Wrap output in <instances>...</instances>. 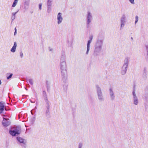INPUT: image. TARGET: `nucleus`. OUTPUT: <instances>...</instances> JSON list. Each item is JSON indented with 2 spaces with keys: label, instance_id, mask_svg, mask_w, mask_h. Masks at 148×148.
<instances>
[{
  "label": "nucleus",
  "instance_id": "nucleus-1",
  "mask_svg": "<svg viewBox=\"0 0 148 148\" xmlns=\"http://www.w3.org/2000/svg\"><path fill=\"white\" fill-rule=\"evenodd\" d=\"M62 79L63 82L66 81L67 79V64L66 62V57L64 54L61 56L59 65Z\"/></svg>",
  "mask_w": 148,
  "mask_h": 148
},
{
  "label": "nucleus",
  "instance_id": "nucleus-2",
  "mask_svg": "<svg viewBox=\"0 0 148 148\" xmlns=\"http://www.w3.org/2000/svg\"><path fill=\"white\" fill-rule=\"evenodd\" d=\"M103 40L98 38L94 46V55H97L101 51L103 44Z\"/></svg>",
  "mask_w": 148,
  "mask_h": 148
},
{
  "label": "nucleus",
  "instance_id": "nucleus-3",
  "mask_svg": "<svg viewBox=\"0 0 148 148\" xmlns=\"http://www.w3.org/2000/svg\"><path fill=\"white\" fill-rule=\"evenodd\" d=\"M95 87L97 95L99 101L100 102L104 101V99L101 88L98 85H96Z\"/></svg>",
  "mask_w": 148,
  "mask_h": 148
},
{
  "label": "nucleus",
  "instance_id": "nucleus-4",
  "mask_svg": "<svg viewBox=\"0 0 148 148\" xmlns=\"http://www.w3.org/2000/svg\"><path fill=\"white\" fill-rule=\"evenodd\" d=\"M9 133L12 136H15L20 134L21 132V128L20 127H14L10 130Z\"/></svg>",
  "mask_w": 148,
  "mask_h": 148
},
{
  "label": "nucleus",
  "instance_id": "nucleus-5",
  "mask_svg": "<svg viewBox=\"0 0 148 148\" xmlns=\"http://www.w3.org/2000/svg\"><path fill=\"white\" fill-rule=\"evenodd\" d=\"M132 95L133 96V103L134 105H137L139 103L138 97L136 93V90L135 89H134L132 92Z\"/></svg>",
  "mask_w": 148,
  "mask_h": 148
},
{
  "label": "nucleus",
  "instance_id": "nucleus-6",
  "mask_svg": "<svg viewBox=\"0 0 148 148\" xmlns=\"http://www.w3.org/2000/svg\"><path fill=\"white\" fill-rule=\"evenodd\" d=\"M92 19V13L89 11L87 12L86 25L87 27H88L90 23L91 22Z\"/></svg>",
  "mask_w": 148,
  "mask_h": 148
},
{
  "label": "nucleus",
  "instance_id": "nucleus-7",
  "mask_svg": "<svg viewBox=\"0 0 148 148\" xmlns=\"http://www.w3.org/2000/svg\"><path fill=\"white\" fill-rule=\"evenodd\" d=\"M93 36L92 35H90L89 37V40L88 41L87 44V51L86 54L87 55L88 54L90 48V44L92 41L93 39Z\"/></svg>",
  "mask_w": 148,
  "mask_h": 148
},
{
  "label": "nucleus",
  "instance_id": "nucleus-8",
  "mask_svg": "<svg viewBox=\"0 0 148 148\" xmlns=\"http://www.w3.org/2000/svg\"><path fill=\"white\" fill-rule=\"evenodd\" d=\"M109 94L110 96V99L111 100L114 99L115 96L113 89L110 88L109 90Z\"/></svg>",
  "mask_w": 148,
  "mask_h": 148
},
{
  "label": "nucleus",
  "instance_id": "nucleus-9",
  "mask_svg": "<svg viewBox=\"0 0 148 148\" xmlns=\"http://www.w3.org/2000/svg\"><path fill=\"white\" fill-rule=\"evenodd\" d=\"M62 14L60 12L58 13L57 16V23L58 24H61L63 21V18L62 16Z\"/></svg>",
  "mask_w": 148,
  "mask_h": 148
},
{
  "label": "nucleus",
  "instance_id": "nucleus-10",
  "mask_svg": "<svg viewBox=\"0 0 148 148\" xmlns=\"http://www.w3.org/2000/svg\"><path fill=\"white\" fill-rule=\"evenodd\" d=\"M3 120L2 122L3 125L5 127H7L10 124V122L9 119H6L4 118H3Z\"/></svg>",
  "mask_w": 148,
  "mask_h": 148
},
{
  "label": "nucleus",
  "instance_id": "nucleus-11",
  "mask_svg": "<svg viewBox=\"0 0 148 148\" xmlns=\"http://www.w3.org/2000/svg\"><path fill=\"white\" fill-rule=\"evenodd\" d=\"M128 66L123 65L122 67L121 73L123 75H124L126 73Z\"/></svg>",
  "mask_w": 148,
  "mask_h": 148
},
{
  "label": "nucleus",
  "instance_id": "nucleus-12",
  "mask_svg": "<svg viewBox=\"0 0 148 148\" xmlns=\"http://www.w3.org/2000/svg\"><path fill=\"white\" fill-rule=\"evenodd\" d=\"M5 103L3 101L0 102V114H1L4 110V108L5 107L4 106Z\"/></svg>",
  "mask_w": 148,
  "mask_h": 148
},
{
  "label": "nucleus",
  "instance_id": "nucleus-13",
  "mask_svg": "<svg viewBox=\"0 0 148 148\" xmlns=\"http://www.w3.org/2000/svg\"><path fill=\"white\" fill-rule=\"evenodd\" d=\"M17 45L16 42H14V45L10 49V51L12 53H14L15 52L16 49V47H17Z\"/></svg>",
  "mask_w": 148,
  "mask_h": 148
},
{
  "label": "nucleus",
  "instance_id": "nucleus-14",
  "mask_svg": "<svg viewBox=\"0 0 148 148\" xmlns=\"http://www.w3.org/2000/svg\"><path fill=\"white\" fill-rule=\"evenodd\" d=\"M129 62V58L127 57H126L124 60V64L123 65L128 66Z\"/></svg>",
  "mask_w": 148,
  "mask_h": 148
},
{
  "label": "nucleus",
  "instance_id": "nucleus-15",
  "mask_svg": "<svg viewBox=\"0 0 148 148\" xmlns=\"http://www.w3.org/2000/svg\"><path fill=\"white\" fill-rule=\"evenodd\" d=\"M43 95L44 96V99L45 100L46 103H48L49 102V101L47 99V95L46 92L45 91H44L43 92Z\"/></svg>",
  "mask_w": 148,
  "mask_h": 148
},
{
  "label": "nucleus",
  "instance_id": "nucleus-16",
  "mask_svg": "<svg viewBox=\"0 0 148 148\" xmlns=\"http://www.w3.org/2000/svg\"><path fill=\"white\" fill-rule=\"evenodd\" d=\"M17 140L20 143H23L24 145L25 144V141L24 139L20 137H18L17 138Z\"/></svg>",
  "mask_w": 148,
  "mask_h": 148
},
{
  "label": "nucleus",
  "instance_id": "nucleus-17",
  "mask_svg": "<svg viewBox=\"0 0 148 148\" xmlns=\"http://www.w3.org/2000/svg\"><path fill=\"white\" fill-rule=\"evenodd\" d=\"M147 73L146 69L145 68L144 69L142 75V77L143 78L145 79H146L147 78Z\"/></svg>",
  "mask_w": 148,
  "mask_h": 148
},
{
  "label": "nucleus",
  "instance_id": "nucleus-18",
  "mask_svg": "<svg viewBox=\"0 0 148 148\" xmlns=\"http://www.w3.org/2000/svg\"><path fill=\"white\" fill-rule=\"evenodd\" d=\"M13 75V74L12 73H8L6 74V76H7V79H9Z\"/></svg>",
  "mask_w": 148,
  "mask_h": 148
},
{
  "label": "nucleus",
  "instance_id": "nucleus-19",
  "mask_svg": "<svg viewBox=\"0 0 148 148\" xmlns=\"http://www.w3.org/2000/svg\"><path fill=\"white\" fill-rule=\"evenodd\" d=\"M30 0H24V4L27 6H29Z\"/></svg>",
  "mask_w": 148,
  "mask_h": 148
},
{
  "label": "nucleus",
  "instance_id": "nucleus-20",
  "mask_svg": "<svg viewBox=\"0 0 148 148\" xmlns=\"http://www.w3.org/2000/svg\"><path fill=\"white\" fill-rule=\"evenodd\" d=\"M18 0H14L12 5V7H15L18 3Z\"/></svg>",
  "mask_w": 148,
  "mask_h": 148
},
{
  "label": "nucleus",
  "instance_id": "nucleus-21",
  "mask_svg": "<svg viewBox=\"0 0 148 148\" xmlns=\"http://www.w3.org/2000/svg\"><path fill=\"white\" fill-rule=\"evenodd\" d=\"M47 104V110H46V113L48 114L49 111V102L48 103H46Z\"/></svg>",
  "mask_w": 148,
  "mask_h": 148
},
{
  "label": "nucleus",
  "instance_id": "nucleus-22",
  "mask_svg": "<svg viewBox=\"0 0 148 148\" xmlns=\"http://www.w3.org/2000/svg\"><path fill=\"white\" fill-rule=\"evenodd\" d=\"M52 1H49L47 0V6L51 7L52 5Z\"/></svg>",
  "mask_w": 148,
  "mask_h": 148
},
{
  "label": "nucleus",
  "instance_id": "nucleus-23",
  "mask_svg": "<svg viewBox=\"0 0 148 148\" xmlns=\"http://www.w3.org/2000/svg\"><path fill=\"white\" fill-rule=\"evenodd\" d=\"M121 26H120V29H121L125 25V22H120Z\"/></svg>",
  "mask_w": 148,
  "mask_h": 148
},
{
  "label": "nucleus",
  "instance_id": "nucleus-24",
  "mask_svg": "<svg viewBox=\"0 0 148 148\" xmlns=\"http://www.w3.org/2000/svg\"><path fill=\"white\" fill-rule=\"evenodd\" d=\"M83 145V143L80 142L79 143L78 145V148H82Z\"/></svg>",
  "mask_w": 148,
  "mask_h": 148
},
{
  "label": "nucleus",
  "instance_id": "nucleus-25",
  "mask_svg": "<svg viewBox=\"0 0 148 148\" xmlns=\"http://www.w3.org/2000/svg\"><path fill=\"white\" fill-rule=\"evenodd\" d=\"M138 16H135V24H136L138 22Z\"/></svg>",
  "mask_w": 148,
  "mask_h": 148
},
{
  "label": "nucleus",
  "instance_id": "nucleus-26",
  "mask_svg": "<svg viewBox=\"0 0 148 148\" xmlns=\"http://www.w3.org/2000/svg\"><path fill=\"white\" fill-rule=\"evenodd\" d=\"M28 81L29 83L32 85L33 84V81L32 79H29L28 80Z\"/></svg>",
  "mask_w": 148,
  "mask_h": 148
},
{
  "label": "nucleus",
  "instance_id": "nucleus-27",
  "mask_svg": "<svg viewBox=\"0 0 148 148\" xmlns=\"http://www.w3.org/2000/svg\"><path fill=\"white\" fill-rule=\"evenodd\" d=\"M51 10V7L47 6V12L48 13H49L50 12Z\"/></svg>",
  "mask_w": 148,
  "mask_h": 148
},
{
  "label": "nucleus",
  "instance_id": "nucleus-28",
  "mask_svg": "<svg viewBox=\"0 0 148 148\" xmlns=\"http://www.w3.org/2000/svg\"><path fill=\"white\" fill-rule=\"evenodd\" d=\"M42 3H40L39 4V5H38L39 9L40 10H41L42 9Z\"/></svg>",
  "mask_w": 148,
  "mask_h": 148
},
{
  "label": "nucleus",
  "instance_id": "nucleus-29",
  "mask_svg": "<svg viewBox=\"0 0 148 148\" xmlns=\"http://www.w3.org/2000/svg\"><path fill=\"white\" fill-rule=\"evenodd\" d=\"M120 22H126V19L121 18Z\"/></svg>",
  "mask_w": 148,
  "mask_h": 148
},
{
  "label": "nucleus",
  "instance_id": "nucleus-30",
  "mask_svg": "<svg viewBox=\"0 0 148 148\" xmlns=\"http://www.w3.org/2000/svg\"><path fill=\"white\" fill-rule=\"evenodd\" d=\"M129 1L131 4H135L134 0H129Z\"/></svg>",
  "mask_w": 148,
  "mask_h": 148
},
{
  "label": "nucleus",
  "instance_id": "nucleus-31",
  "mask_svg": "<svg viewBox=\"0 0 148 148\" xmlns=\"http://www.w3.org/2000/svg\"><path fill=\"white\" fill-rule=\"evenodd\" d=\"M145 58L146 61H148V52H146V56Z\"/></svg>",
  "mask_w": 148,
  "mask_h": 148
},
{
  "label": "nucleus",
  "instance_id": "nucleus-32",
  "mask_svg": "<svg viewBox=\"0 0 148 148\" xmlns=\"http://www.w3.org/2000/svg\"><path fill=\"white\" fill-rule=\"evenodd\" d=\"M126 15H125V14H123L122 15V17H121V18H123V19H126Z\"/></svg>",
  "mask_w": 148,
  "mask_h": 148
},
{
  "label": "nucleus",
  "instance_id": "nucleus-33",
  "mask_svg": "<svg viewBox=\"0 0 148 148\" xmlns=\"http://www.w3.org/2000/svg\"><path fill=\"white\" fill-rule=\"evenodd\" d=\"M145 47L146 49V52H148V44L145 45Z\"/></svg>",
  "mask_w": 148,
  "mask_h": 148
},
{
  "label": "nucleus",
  "instance_id": "nucleus-34",
  "mask_svg": "<svg viewBox=\"0 0 148 148\" xmlns=\"http://www.w3.org/2000/svg\"><path fill=\"white\" fill-rule=\"evenodd\" d=\"M18 10L17 12H13L12 13V16H15L16 14L18 12Z\"/></svg>",
  "mask_w": 148,
  "mask_h": 148
},
{
  "label": "nucleus",
  "instance_id": "nucleus-35",
  "mask_svg": "<svg viewBox=\"0 0 148 148\" xmlns=\"http://www.w3.org/2000/svg\"><path fill=\"white\" fill-rule=\"evenodd\" d=\"M15 18V16H12L11 17V19L12 21H13Z\"/></svg>",
  "mask_w": 148,
  "mask_h": 148
},
{
  "label": "nucleus",
  "instance_id": "nucleus-36",
  "mask_svg": "<svg viewBox=\"0 0 148 148\" xmlns=\"http://www.w3.org/2000/svg\"><path fill=\"white\" fill-rule=\"evenodd\" d=\"M20 56L21 58H23V54L22 52H21L20 53Z\"/></svg>",
  "mask_w": 148,
  "mask_h": 148
},
{
  "label": "nucleus",
  "instance_id": "nucleus-37",
  "mask_svg": "<svg viewBox=\"0 0 148 148\" xmlns=\"http://www.w3.org/2000/svg\"><path fill=\"white\" fill-rule=\"evenodd\" d=\"M64 89L65 90H66L67 88V86L66 85H65V86H64Z\"/></svg>",
  "mask_w": 148,
  "mask_h": 148
},
{
  "label": "nucleus",
  "instance_id": "nucleus-38",
  "mask_svg": "<svg viewBox=\"0 0 148 148\" xmlns=\"http://www.w3.org/2000/svg\"><path fill=\"white\" fill-rule=\"evenodd\" d=\"M49 50L50 51H53V49L49 47Z\"/></svg>",
  "mask_w": 148,
  "mask_h": 148
},
{
  "label": "nucleus",
  "instance_id": "nucleus-39",
  "mask_svg": "<svg viewBox=\"0 0 148 148\" xmlns=\"http://www.w3.org/2000/svg\"><path fill=\"white\" fill-rule=\"evenodd\" d=\"M34 110H32L31 111V114L32 115H33L34 114V113L33 112V111Z\"/></svg>",
  "mask_w": 148,
  "mask_h": 148
},
{
  "label": "nucleus",
  "instance_id": "nucleus-40",
  "mask_svg": "<svg viewBox=\"0 0 148 148\" xmlns=\"http://www.w3.org/2000/svg\"><path fill=\"white\" fill-rule=\"evenodd\" d=\"M4 109H5V110H6V111H7V110H8L7 109V108L5 107L4 108Z\"/></svg>",
  "mask_w": 148,
  "mask_h": 148
},
{
  "label": "nucleus",
  "instance_id": "nucleus-41",
  "mask_svg": "<svg viewBox=\"0 0 148 148\" xmlns=\"http://www.w3.org/2000/svg\"><path fill=\"white\" fill-rule=\"evenodd\" d=\"M16 33V31L15 30V32H14V35H15Z\"/></svg>",
  "mask_w": 148,
  "mask_h": 148
},
{
  "label": "nucleus",
  "instance_id": "nucleus-42",
  "mask_svg": "<svg viewBox=\"0 0 148 148\" xmlns=\"http://www.w3.org/2000/svg\"><path fill=\"white\" fill-rule=\"evenodd\" d=\"M1 83H2V82L1 81V80H0V85L1 84Z\"/></svg>",
  "mask_w": 148,
  "mask_h": 148
},
{
  "label": "nucleus",
  "instance_id": "nucleus-43",
  "mask_svg": "<svg viewBox=\"0 0 148 148\" xmlns=\"http://www.w3.org/2000/svg\"><path fill=\"white\" fill-rule=\"evenodd\" d=\"M131 39L132 40H133V38L132 37L131 38Z\"/></svg>",
  "mask_w": 148,
  "mask_h": 148
},
{
  "label": "nucleus",
  "instance_id": "nucleus-44",
  "mask_svg": "<svg viewBox=\"0 0 148 148\" xmlns=\"http://www.w3.org/2000/svg\"><path fill=\"white\" fill-rule=\"evenodd\" d=\"M31 102L32 103H34V102H33L32 101H31Z\"/></svg>",
  "mask_w": 148,
  "mask_h": 148
},
{
  "label": "nucleus",
  "instance_id": "nucleus-45",
  "mask_svg": "<svg viewBox=\"0 0 148 148\" xmlns=\"http://www.w3.org/2000/svg\"><path fill=\"white\" fill-rule=\"evenodd\" d=\"M15 30H16V28H15Z\"/></svg>",
  "mask_w": 148,
  "mask_h": 148
},
{
  "label": "nucleus",
  "instance_id": "nucleus-46",
  "mask_svg": "<svg viewBox=\"0 0 148 148\" xmlns=\"http://www.w3.org/2000/svg\"><path fill=\"white\" fill-rule=\"evenodd\" d=\"M25 89H26V90H27V88H25Z\"/></svg>",
  "mask_w": 148,
  "mask_h": 148
}]
</instances>
